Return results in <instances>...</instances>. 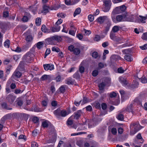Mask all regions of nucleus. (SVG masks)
I'll list each match as a JSON object with an SVG mask.
<instances>
[{
  "instance_id": "obj_31",
  "label": "nucleus",
  "mask_w": 147,
  "mask_h": 147,
  "mask_svg": "<svg viewBox=\"0 0 147 147\" xmlns=\"http://www.w3.org/2000/svg\"><path fill=\"white\" fill-rule=\"evenodd\" d=\"M124 59L128 61H131L133 60V58L130 55H125L124 57Z\"/></svg>"
},
{
  "instance_id": "obj_32",
  "label": "nucleus",
  "mask_w": 147,
  "mask_h": 147,
  "mask_svg": "<svg viewBox=\"0 0 147 147\" xmlns=\"http://www.w3.org/2000/svg\"><path fill=\"white\" fill-rule=\"evenodd\" d=\"M36 24L37 26H39L41 24V19L40 18H37L35 20Z\"/></svg>"
},
{
  "instance_id": "obj_19",
  "label": "nucleus",
  "mask_w": 147,
  "mask_h": 147,
  "mask_svg": "<svg viewBox=\"0 0 147 147\" xmlns=\"http://www.w3.org/2000/svg\"><path fill=\"white\" fill-rule=\"evenodd\" d=\"M60 29V27L59 26H57L55 25V26L53 27L51 30L52 32H57L59 31Z\"/></svg>"
},
{
  "instance_id": "obj_59",
  "label": "nucleus",
  "mask_w": 147,
  "mask_h": 147,
  "mask_svg": "<svg viewBox=\"0 0 147 147\" xmlns=\"http://www.w3.org/2000/svg\"><path fill=\"white\" fill-rule=\"evenodd\" d=\"M140 48L143 50H144L147 49V44H146L142 46H140Z\"/></svg>"
},
{
  "instance_id": "obj_48",
  "label": "nucleus",
  "mask_w": 147,
  "mask_h": 147,
  "mask_svg": "<svg viewBox=\"0 0 147 147\" xmlns=\"http://www.w3.org/2000/svg\"><path fill=\"white\" fill-rule=\"evenodd\" d=\"M119 92L121 94L122 98L124 97L125 94V91L123 90H121L119 91Z\"/></svg>"
},
{
  "instance_id": "obj_34",
  "label": "nucleus",
  "mask_w": 147,
  "mask_h": 147,
  "mask_svg": "<svg viewBox=\"0 0 147 147\" xmlns=\"http://www.w3.org/2000/svg\"><path fill=\"white\" fill-rule=\"evenodd\" d=\"M43 46V43L42 42H39L37 44L36 47L38 49H40Z\"/></svg>"
},
{
  "instance_id": "obj_37",
  "label": "nucleus",
  "mask_w": 147,
  "mask_h": 147,
  "mask_svg": "<svg viewBox=\"0 0 147 147\" xmlns=\"http://www.w3.org/2000/svg\"><path fill=\"white\" fill-rule=\"evenodd\" d=\"M140 20L141 22L144 23L145 22V20H146L147 18V16H140Z\"/></svg>"
},
{
  "instance_id": "obj_30",
  "label": "nucleus",
  "mask_w": 147,
  "mask_h": 147,
  "mask_svg": "<svg viewBox=\"0 0 147 147\" xmlns=\"http://www.w3.org/2000/svg\"><path fill=\"white\" fill-rule=\"evenodd\" d=\"M73 118V116H71L70 118H69L68 119L67 121V124L68 125H71L73 123V122L72 120V119Z\"/></svg>"
},
{
  "instance_id": "obj_50",
  "label": "nucleus",
  "mask_w": 147,
  "mask_h": 147,
  "mask_svg": "<svg viewBox=\"0 0 147 147\" xmlns=\"http://www.w3.org/2000/svg\"><path fill=\"white\" fill-rule=\"evenodd\" d=\"M98 74V71L97 70H95L93 71L92 75L94 77L96 76Z\"/></svg>"
},
{
  "instance_id": "obj_42",
  "label": "nucleus",
  "mask_w": 147,
  "mask_h": 147,
  "mask_svg": "<svg viewBox=\"0 0 147 147\" xmlns=\"http://www.w3.org/2000/svg\"><path fill=\"white\" fill-rule=\"evenodd\" d=\"M141 81L143 83H147V79L145 77H142L141 78Z\"/></svg>"
},
{
  "instance_id": "obj_12",
  "label": "nucleus",
  "mask_w": 147,
  "mask_h": 147,
  "mask_svg": "<svg viewBox=\"0 0 147 147\" xmlns=\"http://www.w3.org/2000/svg\"><path fill=\"white\" fill-rule=\"evenodd\" d=\"M49 40L53 42L57 41V42H59L61 41V38L60 37L56 35L52 37L49 39Z\"/></svg>"
},
{
  "instance_id": "obj_8",
  "label": "nucleus",
  "mask_w": 147,
  "mask_h": 147,
  "mask_svg": "<svg viewBox=\"0 0 147 147\" xmlns=\"http://www.w3.org/2000/svg\"><path fill=\"white\" fill-rule=\"evenodd\" d=\"M16 97L11 94L8 95L6 97V100L10 104H12L16 99Z\"/></svg>"
},
{
  "instance_id": "obj_38",
  "label": "nucleus",
  "mask_w": 147,
  "mask_h": 147,
  "mask_svg": "<svg viewBox=\"0 0 147 147\" xmlns=\"http://www.w3.org/2000/svg\"><path fill=\"white\" fill-rule=\"evenodd\" d=\"M136 137L138 139L141 140V141L142 143H143V142L144 140L141 136V134L140 133H138L136 136Z\"/></svg>"
},
{
  "instance_id": "obj_2",
  "label": "nucleus",
  "mask_w": 147,
  "mask_h": 147,
  "mask_svg": "<svg viewBox=\"0 0 147 147\" xmlns=\"http://www.w3.org/2000/svg\"><path fill=\"white\" fill-rule=\"evenodd\" d=\"M53 113L58 119H60L61 117H64L68 114L66 110H61L60 108H58L53 111Z\"/></svg>"
},
{
  "instance_id": "obj_3",
  "label": "nucleus",
  "mask_w": 147,
  "mask_h": 147,
  "mask_svg": "<svg viewBox=\"0 0 147 147\" xmlns=\"http://www.w3.org/2000/svg\"><path fill=\"white\" fill-rule=\"evenodd\" d=\"M104 4L102 8V10L105 12H107L110 10L111 5V0H105L103 1Z\"/></svg>"
},
{
  "instance_id": "obj_51",
  "label": "nucleus",
  "mask_w": 147,
  "mask_h": 147,
  "mask_svg": "<svg viewBox=\"0 0 147 147\" xmlns=\"http://www.w3.org/2000/svg\"><path fill=\"white\" fill-rule=\"evenodd\" d=\"M111 132L114 135H115L117 133V130L116 128H113L111 129Z\"/></svg>"
},
{
  "instance_id": "obj_22",
  "label": "nucleus",
  "mask_w": 147,
  "mask_h": 147,
  "mask_svg": "<svg viewBox=\"0 0 147 147\" xmlns=\"http://www.w3.org/2000/svg\"><path fill=\"white\" fill-rule=\"evenodd\" d=\"M5 24L3 22H0V28L1 29V31L4 33L5 30Z\"/></svg>"
},
{
  "instance_id": "obj_26",
  "label": "nucleus",
  "mask_w": 147,
  "mask_h": 147,
  "mask_svg": "<svg viewBox=\"0 0 147 147\" xmlns=\"http://www.w3.org/2000/svg\"><path fill=\"white\" fill-rule=\"evenodd\" d=\"M32 39L33 38L32 36L30 35L27 36L25 38V39L27 42H31L32 41Z\"/></svg>"
},
{
  "instance_id": "obj_13",
  "label": "nucleus",
  "mask_w": 147,
  "mask_h": 147,
  "mask_svg": "<svg viewBox=\"0 0 147 147\" xmlns=\"http://www.w3.org/2000/svg\"><path fill=\"white\" fill-rule=\"evenodd\" d=\"M82 113V111L81 110H78L74 113V115H73L72 116H73V118L74 117V119H77L80 116Z\"/></svg>"
},
{
  "instance_id": "obj_7",
  "label": "nucleus",
  "mask_w": 147,
  "mask_h": 147,
  "mask_svg": "<svg viewBox=\"0 0 147 147\" xmlns=\"http://www.w3.org/2000/svg\"><path fill=\"white\" fill-rule=\"evenodd\" d=\"M18 69H17L13 73L11 78H12L15 79L16 78H20L22 76V73L18 71Z\"/></svg>"
},
{
  "instance_id": "obj_28",
  "label": "nucleus",
  "mask_w": 147,
  "mask_h": 147,
  "mask_svg": "<svg viewBox=\"0 0 147 147\" xmlns=\"http://www.w3.org/2000/svg\"><path fill=\"white\" fill-rule=\"evenodd\" d=\"M2 107L5 109L8 110H10L12 109L11 108L9 107L5 103H4L2 104Z\"/></svg>"
},
{
  "instance_id": "obj_54",
  "label": "nucleus",
  "mask_w": 147,
  "mask_h": 147,
  "mask_svg": "<svg viewBox=\"0 0 147 147\" xmlns=\"http://www.w3.org/2000/svg\"><path fill=\"white\" fill-rule=\"evenodd\" d=\"M51 52V51L50 49H47L45 54V58Z\"/></svg>"
},
{
  "instance_id": "obj_15",
  "label": "nucleus",
  "mask_w": 147,
  "mask_h": 147,
  "mask_svg": "<svg viewBox=\"0 0 147 147\" xmlns=\"http://www.w3.org/2000/svg\"><path fill=\"white\" fill-rule=\"evenodd\" d=\"M25 64L24 61H21L19 64L18 67L17 69H19L20 71H23L24 69V65Z\"/></svg>"
},
{
  "instance_id": "obj_25",
  "label": "nucleus",
  "mask_w": 147,
  "mask_h": 147,
  "mask_svg": "<svg viewBox=\"0 0 147 147\" xmlns=\"http://www.w3.org/2000/svg\"><path fill=\"white\" fill-rule=\"evenodd\" d=\"M117 119L120 121H123L124 119L123 115L121 113H119L116 117Z\"/></svg>"
},
{
  "instance_id": "obj_6",
  "label": "nucleus",
  "mask_w": 147,
  "mask_h": 147,
  "mask_svg": "<svg viewBox=\"0 0 147 147\" xmlns=\"http://www.w3.org/2000/svg\"><path fill=\"white\" fill-rule=\"evenodd\" d=\"M32 54L30 52L27 53L24 56L23 59L26 62L30 63V61L32 60Z\"/></svg>"
},
{
  "instance_id": "obj_52",
  "label": "nucleus",
  "mask_w": 147,
  "mask_h": 147,
  "mask_svg": "<svg viewBox=\"0 0 147 147\" xmlns=\"http://www.w3.org/2000/svg\"><path fill=\"white\" fill-rule=\"evenodd\" d=\"M62 22V20L61 19H59L56 22L55 25L57 26H59V25Z\"/></svg>"
},
{
  "instance_id": "obj_49",
  "label": "nucleus",
  "mask_w": 147,
  "mask_h": 147,
  "mask_svg": "<svg viewBox=\"0 0 147 147\" xmlns=\"http://www.w3.org/2000/svg\"><path fill=\"white\" fill-rule=\"evenodd\" d=\"M11 67V65H9L6 68V73L7 74H9Z\"/></svg>"
},
{
  "instance_id": "obj_29",
  "label": "nucleus",
  "mask_w": 147,
  "mask_h": 147,
  "mask_svg": "<svg viewBox=\"0 0 147 147\" xmlns=\"http://www.w3.org/2000/svg\"><path fill=\"white\" fill-rule=\"evenodd\" d=\"M144 100V98H141V96H139L136 98L135 100V102H137L141 103V102Z\"/></svg>"
},
{
  "instance_id": "obj_58",
  "label": "nucleus",
  "mask_w": 147,
  "mask_h": 147,
  "mask_svg": "<svg viewBox=\"0 0 147 147\" xmlns=\"http://www.w3.org/2000/svg\"><path fill=\"white\" fill-rule=\"evenodd\" d=\"M61 77L59 75L57 76L55 78V80L57 82H60L61 80Z\"/></svg>"
},
{
  "instance_id": "obj_20",
  "label": "nucleus",
  "mask_w": 147,
  "mask_h": 147,
  "mask_svg": "<svg viewBox=\"0 0 147 147\" xmlns=\"http://www.w3.org/2000/svg\"><path fill=\"white\" fill-rule=\"evenodd\" d=\"M51 76L49 75H44L42 76L40 78L42 80H45L47 79H49L51 78Z\"/></svg>"
},
{
  "instance_id": "obj_36",
  "label": "nucleus",
  "mask_w": 147,
  "mask_h": 147,
  "mask_svg": "<svg viewBox=\"0 0 147 147\" xmlns=\"http://www.w3.org/2000/svg\"><path fill=\"white\" fill-rule=\"evenodd\" d=\"M42 31L45 32H49L47 28L45 25H43L41 28Z\"/></svg>"
},
{
  "instance_id": "obj_64",
  "label": "nucleus",
  "mask_w": 147,
  "mask_h": 147,
  "mask_svg": "<svg viewBox=\"0 0 147 147\" xmlns=\"http://www.w3.org/2000/svg\"><path fill=\"white\" fill-rule=\"evenodd\" d=\"M126 8L125 6L124 5H122L120 7V9L122 11H124Z\"/></svg>"
},
{
  "instance_id": "obj_63",
  "label": "nucleus",
  "mask_w": 147,
  "mask_h": 147,
  "mask_svg": "<svg viewBox=\"0 0 147 147\" xmlns=\"http://www.w3.org/2000/svg\"><path fill=\"white\" fill-rule=\"evenodd\" d=\"M102 109L103 110H105L107 108V105L105 103H102L101 105Z\"/></svg>"
},
{
  "instance_id": "obj_61",
  "label": "nucleus",
  "mask_w": 147,
  "mask_h": 147,
  "mask_svg": "<svg viewBox=\"0 0 147 147\" xmlns=\"http://www.w3.org/2000/svg\"><path fill=\"white\" fill-rule=\"evenodd\" d=\"M31 147H38V145L35 142H33L32 143Z\"/></svg>"
},
{
  "instance_id": "obj_35",
  "label": "nucleus",
  "mask_w": 147,
  "mask_h": 147,
  "mask_svg": "<svg viewBox=\"0 0 147 147\" xmlns=\"http://www.w3.org/2000/svg\"><path fill=\"white\" fill-rule=\"evenodd\" d=\"M10 41L9 40H7L4 42V46L6 48H9V47Z\"/></svg>"
},
{
  "instance_id": "obj_57",
  "label": "nucleus",
  "mask_w": 147,
  "mask_h": 147,
  "mask_svg": "<svg viewBox=\"0 0 147 147\" xmlns=\"http://www.w3.org/2000/svg\"><path fill=\"white\" fill-rule=\"evenodd\" d=\"M117 71L118 73H123L124 71V69L121 67L118 68Z\"/></svg>"
},
{
  "instance_id": "obj_43",
  "label": "nucleus",
  "mask_w": 147,
  "mask_h": 147,
  "mask_svg": "<svg viewBox=\"0 0 147 147\" xmlns=\"http://www.w3.org/2000/svg\"><path fill=\"white\" fill-rule=\"evenodd\" d=\"M111 79L108 77H107L105 79V82L107 84H110L111 82Z\"/></svg>"
},
{
  "instance_id": "obj_40",
  "label": "nucleus",
  "mask_w": 147,
  "mask_h": 147,
  "mask_svg": "<svg viewBox=\"0 0 147 147\" xmlns=\"http://www.w3.org/2000/svg\"><path fill=\"white\" fill-rule=\"evenodd\" d=\"M48 11L49 10L48 9V7L46 6H44L43 7V10L42 12L44 13H45L48 12Z\"/></svg>"
},
{
  "instance_id": "obj_16",
  "label": "nucleus",
  "mask_w": 147,
  "mask_h": 147,
  "mask_svg": "<svg viewBox=\"0 0 147 147\" xmlns=\"http://www.w3.org/2000/svg\"><path fill=\"white\" fill-rule=\"evenodd\" d=\"M74 82V80H73L71 78H69L65 80V83L68 85L73 84Z\"/></svg>"
},
{
  "instance_id": "obj_56",
  "label": "nucleus",
  "mask_w": 147,
  "mask_h": 147,
  "mask_svg": "<svg viewBox=\"0 0 147 147\" xmlns=\"http://www.w3.org/2000/svg\"><path fill=\"white\" fill-rule=\"evenodd\" d=\"M33 121L35 123H37L39 121L38 118L36 117H34L32 119Z\"/></svg>"
},
{
  "instance_id": "obj_41",
  "label": "nucleus",
  "mask_w": 147,
  "mask_h": 147,
  "mask_svg": "<svg viewBox=\"0 0 147 147\" xmlns=\"http://www.w3.org/2000/svg\"><path fill=\"white\" fill-rule=\"evenodd\" d=\"M52 50L53 51H55L57 53L60 51V49L57 47H54L52 48Z\"/></svg>"
},
{
  "instance_id": "obj_47",
  "label": "nucleus",
  "mask_w": 147,
  "mask_h": 147,
  "mask_svg": "<svg viewBox=\"0 0 147 147\" xmlns=\"http://www.w3.org/2000/svg\"><path fill=\"white\" fill-rule=\"evenodd\" d=\"M98 56V54L96 52H94L92 54V56L94 58H96Z\"/></svg>"
},
{
  "instance_id": "obj_5",
  "label": "nucleus",
  "mask_w": 147,
  "mask_h": 147,
  "mask_svg": "<svg viewBox=\"0 0 147 147\" xmlns=\"http://www.w3.org/2000/svg\"><path fill=\"white\" fill-rule=\"evenodd\" d=\"M110 20L107 16H100L96 20L97 22L100 24H102L104 22H107Z\"/></svg>"
},
{
  "instance_id": "obj_60",
  "label": "nucleus",
  "mask_w": 147,
  "mask_h": 147,
  "mask_svg": "<svg viewBox=\"0 0 147 147\" xmlns=\"http://www.w3.org/2000/svg\"><path fill=\"white\" fill-rule=\"evenodd\" d=\"M79 70L80 72L81 73L84 72V67L82 66L80 67L79 69Z\"/></svg>"
},
{
  "instance_id": "obj_18",
  "label": "nucleus",
  "mask_w": 147,
  "mask_h": 147,
  "mask_svg": "<svg viewBox=\"0 0 147 147\" xmlns=\"http://www.w3.org/2000/svg\"><path fill=\"white\" fill-rule=\"evenodd\" d=\"M106 84L105 82H102L100 84L98 85L99 90L101 91L103 90Z\"/></svg>"
},
{
  "instance_id": "obj_45",
  "label": "nucleus",
  "mask_w": 147,
  "mask_h": 147,
  "mask_svg": "<svg viewBox=\"0 0 147 147\" xmlns=\"http://www.w3.org/2000/svg\"><path fill=\"white\" fill-rule=\"evenodd\" d=\"M42 125L44 128L47 127L48 126V124L46 121H44L42 123Z\"/></svg>"
},
{
  "instance_id": "obj_55",
  "label": "nucleus",
  "mask_w": 147,
  "mask_h": 147,
  "mask_svg": "<svg viewBox=\"0 0 147 147\" xmlns=\"http://www.w3.org/2000/svg\"><path fill=\"white\" fill-rule=\"evenodd\" d=\"M142 38L144 40H147V33H145L143 34L142 37Z\"/></svg>"
},
{
  "instance_id": "obj_46",
  "label": "nucleus",
  "mask_w": 147,
  "mask_h": 147,
  "mask_svg": "<svg viewBox=\"0 0 147 147\" xmlns=\"http://www.w3.org/2000/svg\"><path fill=\"white\" fill-rule=\"evenodd\" d=\"M117 94L115 92H112L110 94V96L111 98H113L115 97Z\"/></svg>"
},
{
  "instance_id": "obj_62",
  "label": "nucleus",
  "mask_w": 147,
  "mask_h": 147,
  "mask_svg": "<svg viewBox=\"0 0 147 147\" xmlns=\"http://www.w3.org/2000/svg\"><path fill=\"white\" fill-rule=\"evenodd\" d=\"M109 45V43L108 42H106L102 43V46L104 47H105L108 46Z\"/></svg>"
},
{
  "instance_id": "obj_4",
  "label": "nucleus",
  "mask_w": 147,
  "mask_h": 147,
  "mask_svg": "<svg viewBox=\"0 0 147 147\" xmlns=\"http://www.w3.org/2000/svg\"><path fill=\"white\" fill-rule=\"evenodd\" d=\"M68 49L71 52H73L74 54L77 55L80 53V49L78 48H75L73 45L69 46L68 47Z\"/></svg>"
},
{
  "instance_id": "obj_10",
  "label": "nucleus",
  "mask_w": 147,
  "mask_h": 147,
  "mask_svg": "<svg viewBox=\"0 0 147 147\" xmlns=\"http://www.w3.org/2000/svg\"><path fill=\"white\" fill-rule=\"evenodd\" d=\"M112 18L113 22L117 23L121 21L123 18V16L121 15L117 16L116 17H112Z\"/></svg>"
},
{
  "instance_id": "obj_21",
  "label": "nucleus",
  "mask_w": 147,
  "mask_h": 147,
  "mask_svg": "<svg viewBox=\"0 0 147 147\" xmlns=\"http://www.w3.org/2000/svg\"><path fill=\"white\" fill-rule=\"evenodd\" d=\"M126 110L128 112H132L133 111V105L132 104H131L130 105L127 107V108L125 109V111Z\"/></svg>"
},
{
  "instance_id": "obj_14",
  "label": "nucleus",
  "mask_w": 147,
  "mask_h": 147,
  "mask_svg": "<svg viewBox=\"0 0 147 147\" xmlns=\"http://www.w3.org/2000/svg\"><path fill=\"white\" fill-rule=\"evenodd\" d=\"M119 81L122 84L125 86L127 85V82L126 79L122 77H120L119 78Z\"/></svg>"
},
{
  "instance_id": "obj_44",
  "label": "nucleus",
  "mask_w": 147,
  "mask_h": 147,
  "mask_svg": "<svg viewBox=\"0 0 147 147\" xmlns=\"http://www.w3.org/2000/svg\"><path fill=\"white\" fill-rule=\"evenodd\" d=\"M17 104L19 106H21L23 104L22 101L20 99H18L16 101Z\"/></svg>"
},
{
  "instance_id": "obj_11",
  "label": "nucleus",
  "mask_w": 147,
  "mask_h": 147,
  "mask_svg": "<svg viewBox=\"0 0 147 147\" xmlns=\"http://www.w3.org/2000/svg\"><path fill=\"white\" fill-rule=\"evenodd\" d=\"M43 67L44 69L46 71L52 70L54 69V65L52 64H44Z\"/></svg>"
},
{
  "instance_id": "obj_39",
  "label": "nucleus",
  "mask_w": 147,
  "mask_h": 147,
  "mask_svg": "<svg viewBox=\"0 0 147 147\" xmlns=\"http://www.w3.org/2000/svg\"><path fill=\"white\" fill-rule=\"evenodd\" d=\"M88 18L89 21L92 22L94 20V17L93 15L90 14L88 15Z\"/></svg>"
},
{
  "instance_id": "obj_33",
  "label": "nucleus",
  "mask_w": 147,
  "mask_h": 147,
  "mask_svg": "<svg viewBox=\"0 0 147 147\" xmlns=\"http://www.w3.org/2000/svg\"><path fill=\"white\" fill-rule=\"evenodd\" d=\"M138 85L137 82H136L135 84H132L129 85V88L130 89H133L136 88Z\"/></svg>"
},
{
  "instance_id": "obj_1",
  "label": "nucleus",
  "mask_w": 147,
  "mask_h": 147,
  "mask_svg": "<svg viewBox=\"0 0 147 147\" xmlns=\"http://www.w3.org/2000/svg\"><path fill=\"white\" fill-rule=\"evenodd\" d=\"M142 127L138 122L131 123L130 125V135H134L140 130Z\"/></svg>"
},
{
  "instance_id": "obj_17",
  "label": "nucleus",
  "mask_w": 147,
  "mask_h": 147,
  "mask_svg": "<svg viewBox=\"0 0 147 147\" xmlns=\"http://www.w3.org/2000/svg\"><path fill=\"white\" fill-rule=\"evenodd\" d=\"M121 28V27L117 26H114L112 28L111 32L115 33L117 32Z\"/></svg>"
},
{
  "instance_id": "obj_24",
  "label": "nucleus",
  "mask_w": 147,
  "mask_h": 147,
  "mask_svg": "<svg viewBox=\"0 0 147 147\" xmlns=\"http://www.w3.org/2000/svg\"><path fill=\"white\" fill-rule=\"evenodd\" d=\"M81 11V9L80 8L78 7L77 8L74 12L73 14L74 16L75 17L77 15L79 14L80 13Z\"/></svg>"
},
{
  "instance_id": "obj_9",
  "label": "nucleus",
  "mask_w": 147,
  "mask_h": 147,
  "mask_svg": "<svg viewBox=\"0 0 147 147\" xmlns=\"http://www.w3.org/2000/svg\"><path fill=\"white\" fill-rule=\"evenodd\" d=\"M110 36L111 39L115 41H118L121 40L120 38L116 36L115 33L113 32H111Z\"/></svg>"
},
{
  "instance_id": "obj_53",
  "label": "nucleus",
  "mask_w": 147,
  "mask_h": 147,
  "mask_svg": "<svg viewBox=\"0 0 147 147\" xmlns=\"http://www.w3.org/2000/svg\"><path fill=\"white\" fill-rule=\"evenodd\" d=\"M100 37L98 35H96L94 38V40L96 41H98L100 40Z\"/></svg>"
},
{
  "instance_id": "obj_23",
  "label": "nucleus",
  "mask_w": 147,
  "mask_h": 147,
  "mask_svg": "<svg viewBox=\"0 0 147 147\" xmlns=\"http://www.w3.org/2000/svg\"><path fill=\"white\" fill-rule=\"evenodd\" d=\"M106 23L107 25L105 27V30L107 32L109 30L110 27L111 25V23L110 20L109 21L106 22Z\"/></svg>"
},
{
  "instance_id": "obj_27",
  "label": "nucleus",
  "mask_w": 147,
  "mask_h": 147,
  "mask_svg": "<svg viewBox=\"0 0 147 147\" xmlns=\"http://www.w3.org/2000/svg\"><path fill=\"white\" fill-rule=\"evenodd\" d=\"M136 15H131L129 16L128 20L131 22H133L136 19Z\"/></svg>"
}]
</instances>
